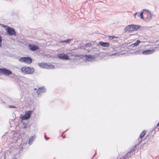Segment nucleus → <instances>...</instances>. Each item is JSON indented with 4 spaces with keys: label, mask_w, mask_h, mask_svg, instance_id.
I'll return each instance as SVG.
<instances>
[{
    "label": "nucleus",
    "mask_w": 159,
    "mask_h": 159,
    "mask_svg": "<svg viewBox=\"0 0 159 159\" xmlns=\"http://www.w3.org/2000/svg\"><path fill=\"white\" fill-rule=\"evenodd\" d=\"M139 27L140 26L138 25L131 24L127 26L124 31L125 32H132L137 30Z\"/></svg>",
    "instance_id": "nucleus-1"
},
{
    "label": "nucleus",
    "mask_w": 159,
    "mask_h": 159,
    "mask_svg": "<svg viewBox=\"0 0 159 159\" xmlns=\"http://www.w3.org/2000/svg\"><path fill=\"white\" fill-rule=\"evenodd\" d=\"M21 71L25 74H32L34 72V70L32 67L24 66L21 69Z\"/></svg>",
    "instance_id": "nucleus-2"
},
{
    "label": "nucleus",
    "mask_w": 159,
    "mask_h": 159,
    "mask_svg": "<svg viewBox=\"0 0 159 159\" xmlns=\"http://www.w3.org/2000/svg\"><path fill=\"white\" fill-rule=\"evenodd\" d=\"M0 26L4 27L6 29L7 33L10 35H16V33L14 30L12 28L6 26L4 25L0 24Z\"/></svg>",
    "instance_id": "nucleus-3"
},
{
    "label": "nucleus",
    "mask_w": 159,
    "mask_h": 159,
    "mask_svg": "<svg viewBox=\"0 0 159 159\" xmlns=\"http://www.w3.org/2000/svg\"><path fill=\"white\" fill-rule=\"evenodd\" d=\"M19 61L21 62L30 64L32 63V59L29 57H23L20 58Z\"/></svg>",
    "instance_id": "nucleus-4"
},
{
    "label": "nucleus",
    "mask_w": 159,
    "mask_h": 159,
    "mask_svg": "<svg viewBox=\"0 0 159 159\" xmlns=\"http://www.w3.org/2000/svg\"><path fill=\"white\" fill-rule=\"evenodd\" d=\"M40 68H46L47 69H53L54 68V66L52 65H48L46 63H41L38 64Z\"/></svg>",
    "instance_id": "nucleus-5"
},
{
    "label": "nucleus",
    "mask_w": 159,
    "mask_h": 159,
    "mask_svg": "<svg viewBox=\"0 0 159 159\" xmlns=\"http://www.w3.org/2000/svg\"><path fill=\"white\" fill-rule=\"evenodd\" d=\"M0 73L6 76H8L12 73L11 70L4 68H0Z\"/></svg>",
    "instance_id": "nucleus-6"
},
{
    "label": "nucleus",
    "mask_w": 159,
    "mask_h": 159,
    "mask_svg": "<svg viewBox=\"0 0 159 159\" xmlns=\"http://www.w3.org/2000/svg\"><path fill=\"white\" fill-rule=\"evenodd\" d=\"M154 51L155 50L154 49L152 50H147L142 52H141L140 51H139L136 52V54H138V53L141 54V52H142V53L143 55H147L152 54L154 52Z\"/></svg>",
    "instance_id": "nucleus-7"
},
{
    "label": "nucleus",
    "mask_w": 159,
    "mask_h": 159,
    "mask_svg": "<svg viewBox=\"0 0 159 159\" xmlns=\"http://www.w3.org/2000/svg\"><path fill=\"white\" fill-rule=\"evenodd\" d=\"M32 111H27L25 114L21 116V118L22 120H26L29 119L30 116Z\"/></svg>",
    "instance_id": "nucleus-8"
},
{
    "label": "nucleus",
    "mask_w": 159,
    "mask_h": 159,
    "mask_svg": "<svg viewBox=\"0 0 159 159\" xmlns=\"http://www.w3.org/2000/svg\"><path fill=\"white\" fill-rule=\"evenodd\" d=\"M58 57L61 59L63 60H68L69 59V57L66 54L64 53H59L58 54Z\"/></svg>",
    "instance_id": "nucleus-9"
},
{
    "label": "nucleus",
    "mask_w": 159,
    "mask_h": 159,
    "mask_svg": "<svg viewBox=\"0 0 159 159\" xmlns=\"http://www.w3.org/2000/svg\"><path fill=\"white\" fill-rule=\"evenodd\" d=\"M46 92V89L43 87L39 88L37 91V93L38 96L42 93H43Z\"/></svg>",
    "instance_id": "nucleus-10"
},
{
    "label": "nucleus",
    "mask_w": 159,
    "mask_h": 159,
    "mask_svg": "<svg viewBox=\"0 0 159 159\" xmlns=\"http://www.w3.org/2000/svg\"><path fill=\"white\" fill-rule=\"evenodd\" d=\"M29 48L32 51H35L39 49V47L37 46L30 44L28 46Z\"/></svg>",
    "instance_id": "nucleus-11"
},
{
    "label": "nucleus",
    "mask_w": 159,
    "mask_h": 159,
    "mask_svg": "<svg viewBox=\"0 0 159 159\" xmlns=\"http://www.w3.org/2000/svg\"><path fill=\"white\" fill-rule=\"evenodd\" d=\"M85 57L86 61H91L94 59V57L91 55H86Z\"/></svg>",
    "instance_id": "nucleus-12"
},
{
    "label": "nucleus",
    "mask_w": 159,
    "mask_h": 159,
    "mask_svg": "<svg viewBox=\"0 0 159 159\" xmlns=\"http://www.w3.org/2000/svg\"><path fill=\"white\" fill-rule=\"evenodd\" d=\"M99 44L100 45L104 47H108L109 46V43L107 42H100L99 43Z\"/></svg>",
    "instance_id": "nucleus-13"
},
{
    "label": "nucleus",
    "mask_w": 159,
    "mask_h": 159,
    "mask_svg": "<svg viewBox=\"0 0 159 159\" xmlns=\"http://www.w3.org/2000/svg\"><path fill=\"white\" fill-rule=\"evenodd\" d=\"M92 46V44L90 43H88L86 44L84 47V49H86L87 50H89L90 49V48Z\"/></svg>",
    "instance_id": "nucleus-14"
},
{
    "label": "nucleus",
    "mask_w": 159,
    "mask_h": 159,
    "mask_svg": "<svg viewBox=\"0 0 159 159\" xmlns=\"http://www.w3.org/2000/svg\"><path fill=\"white\" fill-rule=\"evenodd\" d=\"M140 42H141L139 40H138L135 43L132 44L131 46H133V47L137 46L139 45V43Z\"/></svg>",
    "instance_id": "nucleus-15"
},
{
    "label": "nucleus",
    "mask_w": 159,
    "mask_h": 159,
    "mask_svg": "<svg viewBox=\"0 0 159 159\" xmlns=\"http://www.w3.org/2000/svg\"><path fill=\"white\" fill-rule=\"evenodd\" d=\"M146 133V131L143 130L140 135V137L141 138L143 137Z\"/></svg>",
    "instance_id": "nucleus-16"
},
{
    "label": "nucleus",
    "mask_w": 159,
    "mask_h": 159,
    "mask_svg": "<svg viewBox=\"0 0 159 159\" xmlns=\"http://www.w3.org/2000/svg\"><path fill=\"white\" fill-rule=\"evenodd\" d=\"M35 137L33 136L30 139L29 143L30 144H31L32 142L34 140V139L35 138Z\"/></svg>",
    "instance_id": "nucleus-17"
},
{
    "label": "nucleus",
    "mask_w": 159,
    "mask_h": 159,
    "mask_svg": "<svg viewBox=\"0 0 159 159\" xmlns=\"http://www.w3.org/2000/svg\"><path fill=\"white\" fill-rule=\"evenodd\" d=\"M72 40V39H68L67 40L62 41H61V42H62V43H69Z\"/></svg>",
    "instance_id": "nucleus-18"
},
{
    "label": "nucleus",
    "mask_w": 159,
    "mask_h": 159,
    "mask_svg": "<svg viewBox=\"0 0 159 159\" xmlns=\"http://www.w3.org/2000/svg\"><path fill=\"white\" fill-rule=\"evenodd\" d=\"M152 16H151V15H150L149 16H147V18H146V20L147 21H149L150 20H151L152 19Z\"/></svg>",
    "instance_id": "nucleus-19"
},
{
    "label": "nucleus",
    "mask_w": 159,
    "mask_h": 159,
    "mask_svg": "<svg viewBox=\"0 0 159 159\" xmlns=\"http://www.w3.org/2000/svg\"><path fill=\"white\" fill-rule=\"evenodd\" d=\"M143 11L141 12V13H140V16L141 18L142 19L144 20V18L143 16Z\"/></svg>",
    "instance_id": "nucleus-20"
},
{
    "label": "nucleus",
    "mask_w": 159,
    "mask_h": 159,
    "mask_svg": "<svg viewBox=\"0 0 159 159\" xmlns=\"http://www.w3.org/2000/svg\"><path fill=\"white\" fill-rule=\"evenodd\" d=\"M147 11V13L149 15L151 16H153V14H152L149 11Z\"/></svg>",
    "instance_id": "nucleus-21"
},
{
    "label": "nucleus",
    "mask_w": 159,
    "mask_h": 159,
    "mask_svg": "<svg viewBox=\"0 0 159 159\" xmlns=\"http://www.w3.org/2000/svg\"><path fill=\"white\" fill-rule=\"evenodd\" d=\"M9 108H16V107L14 106H12V105H10L9 106Z\"/></svg>",
    "instance_id": "nucleus-22"
},
{
    "label": "nucleus",
    "mask_w": 159,
    "mask_h": 159,
    "mask_svg": "<svg viewBox=\"0 0 159 159\" xmlns=\"http://www.w3.org/2000/svg\"><path fill=\"white\" fill-rule=\"evenodd\" d=\"M115 38V37L113 36H109V39L110 40H112L114 38Z\"/></svg>",
    "instance_id": "nucleus-23"
},
{
    "label": "nucleus",
    "mask_w": 159,
    "mask_h": 159,
    "mask_svg": "<svg viewBox=\"0 0 159 159\" xmlns=\"http://www.w3.org/2000/svg\"><path fill=\"white\" fill-rule=\"evenodd\" d=\"M142 11H143V12L145 11L147 13V11H148V10H147V9H144Z\"/></svg>",
    "instance_id": "nucleus-24"
},
{
    "label": "nucleus",
    "mask_w": 159,
    "mask_h": 159,
    "mask_svg": "<svg viewBox=\"0 0 159 159\" xmlns=\"http://www.w3.org/2000/svg\"><path fill=\"white\" fill-rule=\"evenodd\" d=\"M137 14V12H136V13H135V14H134V17L135 18L136 17V15Z\"/></svg>",
    "instance_id": "nucleus-25"
},
{
    "label": "nucleus",
    "mask_w": 159,
    "mask_h": 159,
    "mask_svg": "<svg viewBox=\"0 0 159 159\" xmlns=\"http://www.w3.org/2000/svg\"><path fill=\"white\" fill-rule=\"evenodd\" d=\"M159 125V123H158V124H157V126H158Z\"/></svg>",
    "instance_id": "nucleus-26"
},
{
    "label": "nucleus",
    "mask_w": 159,
    "mask_h": 159,
    "mask_svg": "<svg viewBox=\"0 0 159 159\" xmlns=\"http://www.w3.org/2000/svg\"><path fill=\"white\" fill-rule=\"evenodd\" d=\"M44 137H45V138H46V136H44Z\"/></svg>",
    "instance_id": "nucleus-27"
},
{
    "label": "nucleus",
    "mask_w": 159,
    "mask_h": 159,
    "mask_svg": "<svg viewBox=\"0 0 159 159\" xmlns=\"http://www.w3.org/2000/svg\"><path fill=\"white\" fill-rule=\"evenodd\" d=\"M1 45H0V47H1Z\"/></svg>",
    "instance_id": "nucleus-28"
}]
</instances>
